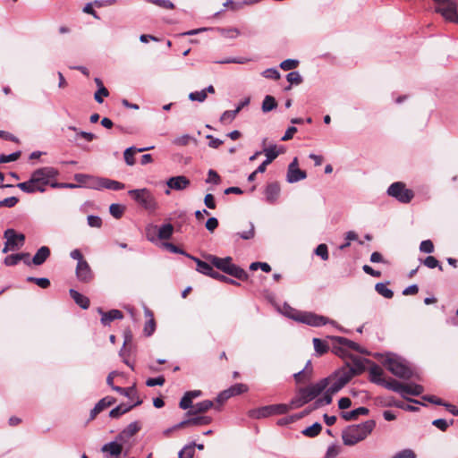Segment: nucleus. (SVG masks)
<instances>
[{"label": "nucleus", "instance_id": "obj_1", "mask_svg": "<svg viewBox=\"0 0 458 458\" xmlns=\"http://www.w3.org/2000/svg\"><path fill=\"white\" fill-rule=\"evenodd\" d=\"M57 170L54 167H42L35 170L29 181L20 182L16 186L26 193H34L36 191L43 192L46 186L57 188Z\"/></svg>", "mask_w": 458, "mask_h": 458}, {"label": "nucleus", "instance_id": "obj_2", "mask_svg": "<svg viewBox=\"0 0 458 458\" xmlns=\"http://www.w3.org/2000/svg\"><path fill=\"white\" fill-rule=\"evenodd\" d=\"M375 426L376 422L373 420H367L360 424L348 426L342 432L344 445L352 446L364 440L373 431Z\"/></svg>", "mask_w": 458, "mask_h": 458}, {"label": "nucleus", "instance_id": "obj_3", "mask_svg": "<svg viewBox=\"0 0 458 458\" xmlns=\"http://www.w3.org/2000/svg\"><path fill=\"white\" fill-rule=\"evenodd\" d=\"M329 381L330 377H325L315 384H310L306 387L300 388L296 395L293 398L291 405L293 408H300L310 403L327 388Z\"/></svg>", "mask_w": 458, "mask_h": 458}, {"label": "nucleus", "instance_id": "obj_4", "mask_svg": "<svg viewBox=\"0 0 458 458\" xmlns=\"http://www.w3.org/2000/svg\"><path fill=\"white\" fill-rule=\"evenodd\" d=\"M205 259L210 262L213 267L231 276L242 281L248 279V274L246 271L233 264L231 257L219 258L215 255L208 254L205 256Z\"/></svg>", "mask_w": 458, "mask_h": 458}, {"label": "nucleus", "instance_id": "obj_5", "mask_svg": "<svg viewBox=\"0 0 458 458\" xmlns=\"http://www.w3.org/2000/svg\"><path fill=\"white\" fill-rule=\"evenodd\" d=\"M285 308L289 310V312L286 313L288 317L311 327H319L329 322L328 318L324 316L317 315L311 312H297L290 306H286Z\"/></svg>", "mask_w": 458, "mask_h": 458}, {"label": "nucleus", "instance_id": "obj_6", "mask_svg": "<svg viewBox=\"0 0 458 458\" xmlns=\"http://www.w3.org/2000/svg\"><path fill=\"white\" fill-rule=\"evenodd\" d=\"M435 12L451 22L458 23V5L454 0H433Z\"/></svg>", "mask_w": 458, "mask_h": 458}, {"label": "nucleus", "instance_id": "obj_7", "mask_svg": "<svg viewBox=\"0 0 458 458\" xmlns=\"http://www.w3.org/2000/svg\"><path fill=\"white\" fill-rule=\"evenodd\" d=\"M128 194L148 211H155L157 208L155 196L147 188L130 190Z\"/></svg>", "mask_w": 458, "mask_h": 458}, {"label": "nucleus", "instance_id": "obj_8", "mask_svg": "<svg viewBox=\"0 0 458 458\" xmlns=\"http://www.w3.org/2000/svg\"><path fill=\"white\" fill-rule=\"evenodd\" d=\"M385 367L400 378L410 379L412 377L411 369L399 357H387L385 361Z\"/></svg>", "mask_w": 458, "mask_h": 458}, {"label": "nucleus", "instance_id": "obj_9", "mask_svg": "<svg viewBox=\"0 0 458 458\" xmlns=\"http://www.w3.org/2000/svg\"><path fill=\"white\" fill-rule=\"evenodd\" d=\"M288 411L289 406L286 404H271L250 410L249 416L252 419L259 420L273 415L285 414Z\"/></svg>", "mask_w": 458, "mask_h": 458}, {"label": "nucleus", "instance_id": "obj_10", "mask_svg": "<svg viewBox=\"0 0 458 458\" xmlns=\"http://www.w3.org/2000/svg\"><path fill=\"white\" fill-rule=\"evenodd\" d=\"M331 340L334 341L332 352L341 357L346 356V350H353L360 353H364V350L355 342L342 336H332Z\"/></svg>", "mask_w": 458, "mask_h": 458}, {"label": "nucleus", "instance_id": "obj_11", "mask_svg": "<svg viewBox=\"0 0 458 458\" xmlns=\"http://www.w3.org/2000/svg\"><path fill=\"white\" fill-rule=\"evenodd\" d=\"M387 194L399 202L407 204L411 201L414 193L411 190L407 189L405 184L402 182H395L392 183L387 189Z\"/></svg>", "mask_w": 458, "mask_h": 458}, {"label": "nucleus", "instance_id": "obj_12", "mask_svg": "<svg viewBox=\"0 0 458 458\" xmlns=\"http://www.w3.org/2000/svg\"><path fill=\"white\" fill-rule=\"evenodd\" d=\"M64 136L72 143L76 144L79 147H82L81 140L90 142L96 135L91 132L79 131L74 126H69L67 128H62Z\"/></svg>", "mask_w": 458, "mask_h": 458}, {"label": "nucleus", "instance_id": "obj_13", "mask_svg": "<svg viewBox=\"0 0 458 458\" xmlns=\"http://www.w3.org/2000/svg\"><path fill=\"white\" fill-rule=\"evenodd\" d=\"M174 226L172 224H165L160 227L157 225H148L147 228V238L151 242H155L157 238L158 240H169L174 233Z\"/></svg>", "mask_w": 458, "mask_h": 458}, {"label": "nucleus", "instance_id": "obj_14", "mask_svg": "<svg viewBox=\"0 0 458 458\" xmlns=\"http://www.w3.org/2000/svg\"><path fill=\"white\" fill-rule=\"evenodd\" d=\"M4 237L6 239L3 253H6L9 250H19L24 245L25 235L23 233H17L13 228H8L4 233Z\"/></svg>", "mask_w": 458, "mask_h": 458}, {"label": "nucleus", "instance_id": "obj_15", "mask_svg": "<svg viewBox=\"0 0 458 458\" xmlns=\"http://www.w3.org/2000/svg\"><path fill=\"white\" fill-rule=\"evenodd\" d=\"M364 369L363 365L359 361H355L353 367L344 368L343 369L335 372L332 377H338L344 385H346L354 376L360 374Z\"/></svg>", "mask_w": 458, "mask_h": 458}, {"label": "nucleus", "instance_id": "obj_16", "mask_svg": "<svg viewBox=\"0 0 458 458\" xmlns=\"http://www.w3.org/2000/svg\"><path fill=\"white\" fill-rule=\"evenodd\" d=\"M266 141H267V139H264L263 142H262V145H263L262 152L265 154L267 158L257 168V172H260V173H264L267 169V166L270 163H272L279 156L280 153L284 152L283 149L277 150L276 145H270L269 147H266Z\"/></svg>", "mask_w": 458, "mask_h": 458}, {"label": "nucleus", "instance_id": "obj_17", "mask_svg": "<svg viewBox=\"0 0 458 458\" xmlns=\"http://www.w3.org/2000/svg\"><path fill=\"white\" fill-rule=\"evenodd\" d=\"M307 177V174L305 171L301 170L298 167V158L294 157L293 160L288 165L286 181L289 183H294L299 181H301Z\"/></svg>", "mask_w": 458, "mask_h": 458}, {"label": "nucleus", "instance_id": "obj_18", "mask_svg": "<svg viewBox=\"0 0 458 458\" xmlns=\"http://www.w3.org/2000/svg\"><path fill=\"white\" fill-rule=\"evenodd\" d=\"M75 274L77 279L81 283H90L94 278V273L87 261L77 263Z\"/></svg>", "mask_w": 458, "mask_h": 458}, {"label": "nucleus", "instance_id": "obj_19", "mask_svg": "<svg viewBox=\"0 0 458 458\" xmlns=\"http://www.w3.org/2000/svg\"><path fill=\"white\" fill-rule=\"evenodd\" d=\"M100 179L101 178L85 174H76L74 175V180L79 184V187H87L95 190H99Z\"/></svg>", "mask_w": 458, "mask_h": 458}, {"label": "nucleus", "instance_id": "obj_20", "mask_svg": "<svg viewBox=\"0 0 458 458\" xmlns=\"http://www.w3.org/2000/svg\"><path fill=\"white\" fill-rule=\"evenodd\" d=\"M424 391V388L422 386L411 383V384H404V389L403 390L402 397L406 399L409 402L414 403H420L419 401L415 399H411L408 397V395H413V396H419Z\"/></svg>", "mask_w": 458, "mask_h": 458}, {"label": "nucleus", "instance_id": "obj_21", "mask_svg": "<svg viewBox=\"0 0 458 458\" xmlns=\"http://www.w3.org/2000/svg\"><path fill=\"white\" fill-rule=\"evenodd\" d=\"M106 458H121L120 455L123 452V446L117 441L109 442L101 447Z\"/></svg>", "mask_w": 458, "mask_h": 458}, {"label": "nucleus", "instance_id": "obj_22", "mask_svg": "<svg viewBox=\"0 0 458 458\" xmlns=\"http://www.w3.org/2000/svg\"><path fill=\"white\" fill-rule=\"evenodd\" d=\"M191 184L190 180L184 175H178L171 177L167 180L166 185L168 188L175 191H182L188 188Z\"/></svg>", "mask_w": 458, "mask_h": 458}, {"label": "nucleus", "instance_id": "obj_23", "mask_svg": "<svg viewBox=\"0 0 458 458\" xmlns=\"http://www.w3.org/2000/svg\"><path fill=\"white\" fill-rule=\"evenodd\" d=\"M140 429V426L139 422L134 421L130 423L122 432H120L117 437L116 440L120 442H126L128 441L131 437H133L137 432H139Z\"/></svg>", "mask_w": 458, "mask_h": 458}, {"label": "nucleus", "instance_id": "obj_24", "mask_svg": "<svg viewBox=\"0 0 458 458\" xmlns=\"http://www.w3.org/2000/svg\"><path fill=\"white\" fill-rule=\"evenodd\" d=\"M51 251L47 246L40 247L35 255L31 258V262L33 266L38 267L43 265L47 259L50 257Z\"/></svg>", "mask_w": 458, "mask_h": 458}, {"label": "nucleus", "instance_id": "obj_25", "mask_svg": "<svg viewBox=\"0 0 458 458\" xmlns=\"http://www.w3.org/2000/svg\"><path fill=\"white\" fill-rule=\"evenodd\" d=\"M212 419L208 416H195L179 422L178 427L202 426L211 423Z\"/></svg>", "mask_w": 458, "mask_h": 458}, {"label": "nucleus", "instance_id": "obj_26", "mask_svg": "<svg viewBox=\"0 0 458 458\" xmlns=\"http://www.w3.org/2000/svg\"><path fill=\"white\" fill-rule=\"evenodd\" d=\"M190 259L194 260L197 264L196 270L205 276H210L212 278V275L216 273V271L213 269V266L210 264V262L202 261L198 258H195L193 256H189Z\"/></svg>", "mask_w": 458, "mask_h": 458}, {"label": "nucleus", "instance_id": "obj_27", "mask_svg": "<svg viewBox=\"0 0 458 458\" xmlns=\"http://www.w3.org/2000/svg\"><path fill=\"white\" fill-rule=\"evenodd\" d=\"M154 147L151 146V147H146V148H136L135 147H130L128 148H126L123 152V157H124V161L125 163L131 166L133 165H135V158H134V155L137 153V152H145L147 150H150L152 149Z\"/></svg>", "mask_w": 458, "mask_h": 458}, {"label": "nucleus", "instance_id": "obj_28", "mask_svg": "<svg viewBox=\"0 0 458 458\" xmlns=\"http://www.w3.org/2000/svg\"><path fill=\"white\" fill-rule=\"evenodd\" d=\"M141 403H142V400H140L139 397H137V400L134 404H131V405L120 404L110 411L109 416L114 419L119 418L121 415L131 411L133 407L140 405Z\"/></svg>", "mask_w": 458, "mask_h": 458}, {"label": "nucleus", "instance_id": "obj_29", "mask_svg": "<svg viewBox=\"0 0 458 458\" xmlns=\"http://www.w3.org/2000/svg\"><path fill=\"white\" fill-rule=\"evenodd\" d=\"M98 311L102 315L101 323L104 326L109 325L112 321L115 319H122L123 318L122 311H120L119 310H111L107 312H103L99 309Z\"/></svg>", "mask_w": 458, "mask_h": 458}, {"label": "nucleus", "instance_id": "obj_30", "mask_svg": "<svg viewBox=\"0 0 458 458\" xmlns=\"http://www.w3.org/2000/svg\"><path fill=\"white\" fill-rule=\"evenodd\" d=\"M266 199L269 203H275L280 194V186L277 182H270L267 185L266 191Z\"/></svg>", "mask_w": 458, "mask_h": 458}, {"label": "nucleus", "instance_id": "obj_31", "mask_svg": "<svg viewBox=\"0 0 458 458\" xmlns=\"http://www.w3.org/2000/svg\"><path fill=\"white\" fill-rule=\"evenodd\" d=\"M214 405V403L210 400H204V401H201L198 403H196L194 406H193V410H190L187 411V416H191V415H197L199 413H203V412H206L207 411H208L209 409H211Z\"/></svg>", "mask_w": 458, "mask_h": 458}, {"label": "nucleus", "instance_id": "obj_32", "mask_svg": "<svg viewBox=\"0 0 458 458\" xmlns=\"http://www.w3.org/2000/svg\"><path fill=\"white\" fill-rule=\"evenodd\" d=\"M369 412V409L366 407H359L355 410L350 411H342L341 417L346 420H355L360 415H367Z\"/></svg>", "mask_w": 458, "mask_h": 458}, {"label": "nucleus", "instance_id": "obj_33", "mask_svg": "<svg viewBox=\"0 0 458 458\" xmlns=\"http://www.w3.org/2000/svg\"><path fill=\"white\" fill-rule=\"evenodd\" d=\"M70 295L74 302L83 310H87L89 307V299L75 291L74 289L70 290Z\"/></svg>", "mask_w": 458, "mask_h": 458}, {"label": "nucleus", "instance_id": "obj_34", "mask_svg": "<svg viewBox=\"0 0 458 458\" xmlns=\"http://www.w3.org/2000/svg\"><path fill=\"white\" fill-rule=\"evenodd\" d=\"M100 189H108L113 191H120L124 189V184L114 180H110L106 178H101L100 183H99V190Z\"/></svg>", "mask_w": 458, "mask_h": 458}, {"label": "nucleus", "instance_id": "obj_35", "mask_svg": "<svg viewBox=\"0 0 458 458\" xmlns=\"http://www.w3.org/2000/svg\"><path fill=\"white\" fill-rule=\"evenodd\" d=\"M95 82L97 86L98 87V89L94 94V99L98 103H103V97H108L109 91L104 86L102 81L99 78H95Z\"/></svg>", "mask_w": 458, "mask_h": 458}, {"label": "nucleus", "instance_id": "obj_36", "mask_svg": "<svg viewBox=\"0 0 458 458\" xmlns=\"http://www.w3.org/2000/svg\"><path fill=\"white\" fill-rule=\"evenodd\" d=\"M369 377L371 382L380 386H383V383L385 382V379L383 378V370L377 365H374L369 369Z\"/></svg>", "mask_w": 458, "mask_h": 458}, {"label": "nucleus", "instance_id": "obj_37", "mask_svg": "<svg viewBox=\"0 0 458 458\" xmlns=\"http://www.w3.org/2000/svg\"><path fill=\"white\" fill-rule=\"evenodd\" d=\"M310 365V360H309L306 364V367L300 370L299 372L295 373L293 375L294 377V379L296 381V383H302V382H306V381H309L311 377V369H308V367Z\"/></svg>", "mask_w": 458, "mask_h": 458}, {"label": "nucleus", "instance_id": "obj_38", "mask_svg": "<svg viewBox=\"0 0 458 458\" xmlns=\"http://www.w3.org/2000/svg\"><path fill=\"white\" fill-rule=\"evenodd\" d=\"M383 386H385L386 389L398 393L400 395H402L403 390L404 389V384L395 379H391L388 381L385 380Z\"/></svg>", "mask_w": 458, "mask_h": 458}, {"label": "nucleus", "instance_id": "obj_39", "mask_svg": "<svg viewBox=\"0 0 458 458\" xmlns=\"http://www.w3.org/2000/svg\"><path fill=\"white\" fill-rule=\"evenodd\" d=\"M145 314H146V316L150 317V318L145 323L144 334L147 336H150L155 332L156 322L153 318V315H152L151 311L148 309L145 310Z\"/></svg>", "mask_w": 458, "mask_h": 458}, {"label": "nucleus", "instance_id": "obj_40", "mask_svg": "<svg viewBox=\"0 0 458 458\" xmlns=\"http://www.w3.org/2000/svg\"><path fill=\"white\" fill-rule=\"evenodd\" d=\"M277 106L276 100L274 97L267 95L262 102L261 109L264 113L270 112Z\"/></svg>", "mask_w": 458, "mask_h": 458}, {"label": "nucleus", "instance_id": "obj_41", "mask_svg": "<svg viewBox=\"0 0 458 458\" xmlns=\"http://www.w3.org/2000/svg\"><path fill=\"white\" fill-rule=\"evenodd\" d=\"M375 290L378 294L382 295L386 299H391L394 296V292L391 289H389L384 283L376 284Z\"/></svg>", "mask_w": 458, "mask_h": 458}, {"label": "nucleus", "instance_id": "obj_42", "mask_svg": "<svg viewBox=\"0 0 458 458\" xmlns=\"http://www.w3.org/2000/svg\"><path fill=\"white\" fill-rule=\"evenodd\" d=\"M321 429H322L321 424L318 423V422H315L311 426L306 428L302 431V434L304 436H306V437H314L318 436L320 433Z\"/></svg>", "mask_w": 458, "mask_h": 458}, {"label": "nucleus", "instance_id": "obj_43", "mask_svg": "<svg viewBox=\"0 0 458 458\" xmlns=\"http://www.w3.org/2000/svg\"><path fill=\"white\" fill-rule=\"evenodd\" d=\"M195 454V443L186 445L178 454L179 458H193Z\"/></svg>", "mask_w": 458, "mask_h": 458}, {"label": "nucleus", "instance_id": "obj_44", "mask_svg": "<svg viewBox=\"0 0 458 458\" xmlns=\"http://www.w3.org/2000/svg\"><path fill=\"white\" fill-rule=\"evenodd\" d=\"M313 344L314 349L318 355H323L329 350L328 344L325 341L320 340L319 338H313Z\"/></svg>", "mask_w": 458, "mask_h": 458}, {"label": "nucleus", "instance_id": "obj_45", "mask_svg": "<svg viewBox=\"0 0 458 458\" xmlns=\"http://www.w3.org/2000/svg\"><path fill=\"white\" fill-rule=\"evenodd\" d=\"M113 390L119 393L122 395H124L130 399H134L137 395V392L134 386L131 387H113Z\"/></svg>", "mask_w": 458, "mask_h": 458}, {"label": "nucleus", "instance_id": "obj_46", "mask_svg": "<svg viewBox=\"0 0 458 458\" xmlns=\"http://www.w3.org/2000/svg\"><path fill=\"white\" fill-rule=\"evenodd\" d=\"M115 403V398L112 397V396H106L104 398H102L101 400H99L97 403H96V407L99 410V411H103L105 409H106L107 407L113 405L114 403Z\"/></svg>", "mask_w": 458, "mask_h": 458}, {"label": "nucleus", "instance_id": "obj_47", "mask_svg": "<svg viewBox=\"0 0 458 458\" xmlns=\"http://www.w3.org/2000/svg\"><path fill=\"white\" fill-rule=\"evenodd\" d=\"M332 403V394L327 390L322 398H318L314 403V409H318L323 405H327Z\"/></svg>", "mask_w": 458, "mask_h": 458}, {"label": "nucleus", "instance_id": "obj_48", "mask_svg": "<svg viewBox=\"0 0 458 458\" xmlns=\"http://www.w3.org/2000/svg\"><path fill=\"white\" fill-rule=\"evenodd\" d=\"M125 208L120 204L113 203L109 207V212L114 218L122 217Z\"/></svg>", "mask_w": 458, "mask_h": 458}, {"label": "nucleus", "instance_id": "obj_49", "mask_svg": "<svg viewBox=\"0 0 458 458\" xmlns=\"http://www.w3.org/2000/svg\"><path fill=\"white\" fill-rule=\"evenodd\" d=\"M423 264L428 268L437 267L440 271L443 270V267L440 262L433 256H428L424 260Z\"/></svg>", "mask_w": 458, "mask_h": 458}, {"label": "nucleus", "instance_id": "obj_50", "mask_svg": "<svg viewBox=\"0 0 458 458\" xmlns=\"http://www.w3.org/2000/svg\"><path fill=\"white\" fill-rule=\"evenodd\" d=\"M21 152L20 150L11 153L9 155L2 154L0 156V164L16 161L21 157Z\"/></svg>", "mask_w": 458, "mask_h": 458}, {"label": "nucleus", "instance_id": "obj_51", "mask_svg": "<svg viewBox=\"0 0 458 458\" xmlns=\"http://www.w3.org/2000/svg\"><path fill=\"white\" fill-rule=\"evenodd\" d=\"M206 183L219 184L221 182L220 175L213 169L208 172V178L205 180Z\"/></svg>", "mask_w": 458, "mask_h": 458}, {"label": "nucleus", "instance_id": "obj_52", "mask_svg": "<svg viewBox=\"0 0 458 458\" xmlns=\"http://www.w3.org/2000/svg\"><path fill=\"white\" fill-rule=\"evenodd\" d=\"M236 235L243 240L252 239L255 235L254 225L251 222H250L249 223V230L243 231L242 233H237Z\"/></svg>", "mask_w": 458, "mask_h": 458}, {"label": "nucleus", "instance_id": "obj_53", "mask_svg": "<svg viewBox=\"0 0 458 458\" xmlns=\"http://www.w3.org/2000/svg\"><path fill=\"white\" fill-rule=\"evenodd\" d=\"M162 246H163V248L166 249L167 250H169L172 253L182 254L188 258H189V256H191L190 254H187L183 250L180 249L179 247H177L176 245H174L171 242H163Z\"/></svg>", "mask_w": 458, "mask_h": 458}, {"label": "nucleus", "instance_id": "obj_54", "mask_svg": "<svg viewBox=\"0 0 458 458\" xmlns=\"http://www.w3.org/2000/svg\"><path fill=\"white\" fill-rule=\"evenodd\" d=\"M315 254L319 256L323 260H327L329 258L327 246L321 243L315 249Z\"/></svg>", "mask_w": 458, "mask_h": 458}, {"label": "nucleus", "instance_id": "obj_55", "mask_svg": "<svg viewBox=\"0 0 458 458\" xmlns=\"http://www.w3.org/2000/svg\"><path fill=\"white\" fill-rule=\"evenodd\" d=\"M299 64V61L295 59H286L280 64V68L284 71H290L296 68Z\"/></svg>", "mask_w": 458, "mask_h": 458}, {"label": "nucleus", "instance_id": "obj_56", "mask_svg": "<svg viewBox=\"0 0 458 458\" xmlns=\"http://www.w3.org/2000/svg\"><path fill=\"white\" fill-rule=\"evenodd\" d=\"M287 81L290 84L299 85L302 82V77L299 72H291L286 75Z\"/></svg>", "mask_w": 458, "mask_h": 458}, {"label": "nucleus", "instance_id": "obj_57", "mask_svg": "<svg viewBox=\"0 0 458 458\" xmlns=\"http://www.w3.org/2000/svg\"><path fill=\"white\" fill-rule=\"evenodd\" d=\"M20 262V253L11 254L4 258V264L7 267H13Z\"/></svg>", "mask_w": 458, "mask_h": 458}, {"label": "nucleus", "instance_id": "obj_58", "mask_svg": "<svg viewBox=\"0 0 458 458\" xmlns=\"http://www.w3.org/2000/svg\"><path fill=\"white\" fill-rule=\"evenodd\" d=\"M341 453V447L337 445H331L327 447L325 458H335Z\"/></svg>", "mask_w": 458, "mask_h": 458}, {"label": "nucleus", "instance_id": "obj_59", "mask_svg": "<svg viewBox=\"0 0 458 458\" xmlns=\"http://www.w3.org/2000/svg\"><path fill=\"white\" fill-rule=\"evenodd\" d=\"M238 113L234 110H227L225 111L222 115L220 116V122L221 123H226V122H232L235 119Z\"/></svg>", "mask_w": 458, "mask_h": 458}, {"label": "nucleus", "instance_id": "obj_60", "mask_svg": "<svg viewBox=\"0 0 458 458\" xmlns=\"http://www.w3.org/2000/svg\"><path fill=\"white\" fill-rule=\"evenodd\" d=\"M189 98L191 101L203 102L207 98L206 90L194 91L189 94Z\"/></svg>", "mask_w": 458, "mask_h": 458}, {"label": "nucleus", "instance_id": "obj_61", "mask_svg": "<svg viewBox=\"0 0 458 458\" xmlns=\"http://www.w3.org/2000/svg\"><path fill=\"white\" fill-rule=\"evenodd\" d=\"M416 454L411 449H403L394 454L391 458H416Z\"/></svg>", "mask_w": 458, "mask_h": 458}, {"label": "nucleus", "instance_id": "obj_62", "mask_svg": "<svg viewBox=\"0 0 458 458\" xmlns=\"http://www.w3.org/2000/svg\"><path fill=\"white\" fill-rule=\"evenodd\" d=\"M420 250L424 253H432L434 251V244L430 240L422 241L420 244Z\"/></svg>", "mask_w": 458, "mask_h": 458}, {"label": "nucleus", "instance_id": "obj_63", "mask_svg": "<svg viewBox=\"0 0 458 458\" xmlns=\"http://www.w3.org/2000/svg\"><path fill=\"white\" fill-rule=\"evenodd\" d=\"M262 76L267 79L278 80L280 78V72L276 68H268L262 72Z\"/></svg>", "mask_w": 458, "mask_h": 458}, {"label": "nucleus", "instance_id": "obj_64", "mask_svg": "<svg viewBox=\"0 0 458 458\" xmlns=\"http://www.w3.org/2000/svg\"><path fill=\"white\" fill-rule=\"evenodd\" d=\"M335 378V382L327 389L331 394L337 393L345 386L338 377Z\"/></svg>", "mask_w": 458, "mask_h": 458}]
</instances>
